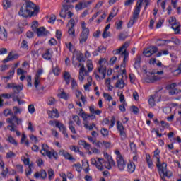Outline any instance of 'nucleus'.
Here are the masks:
<instances>
[{
	"mask_svg": "<svg viewBox=\"0 0 181 181\" xmlns=\"http://www.w3.org/2000/svg\"><path fill=\"white\" fill-rule=\"evenodd\" d=\"M28 110L30 114H33L35 111H36V110H35V106L33 105H28Z\"/></svg>",
	"mask_w": 181,
	"mask_h": 181,
	"instance_id": "nucleus-62",
	"label": "nucleus"
},
{
	"mask_svg": "<svg viewBox=\"0 0 181 181\" xmlns=\"http://www.w3.org/2000/svg\"><path fill=\"white\" fill-rule=\"evenodd\" d=\"M40 153L43 156H47L49 159H56L59 158V154L54 149L50 148L47 144H42V149L40 150Z\"/></svg>",
	"mask_w": 181,
	"mask_h": 181,
	"instance_id": "nucleus-5",
	"label": "nucleus"
},
{
	"mask_svg": "<svg viewBox=\"0 0 181 181\" xmlns=\"http://www.w3.org/2000/svg\"><path fill=\"white\" fill-rule=\"evenodd\" d=\"M127 37H128V34H127V33H120L118 35L119 40H125Z\"/></svg>",
	"mask_w": 181,
	"mask_h": 181,
	"instance_id": "nucleus-51",
	"label": "nucleus"
},
{
	"mask_svg": "<svg viewBox=\"0 0 181 181\" xmlns=\"http://www.w3.org/2000/svg\"><path fill=\"white\" fill-rule=\"evenodd\" d=\"M105 168L106 169H112V166H115V161L112 158H110L107 161H104Z\"/></svg>",
	"mask_w": 181,
	"mask_h": 181,
	"instance_id": "nucleus-25",
	"label": "nucleus"
},
{
	"mask_svg": "<svg viewBox=\"0 0 181 181\" xmlns=\"http://www.w3.org/2000/svg\"><path fill=\"white\" fill-rule=\"evenodd\" d=\"M0 166L2 169L1 175L3 176V177H6V175L9 173V169H8V168H5V163L2 161V156H0Z\"/></svg>",
	"mask_w": 181,
	"mask_h": 181,
	"instance_id": "nucleus-18",
	"label": "nucleus"
},
{
	"mask_svg": "<svg viewBox=\"0 0 181 181\" xmlns=\"http://www.w3.org/2000/svg\"><path fill=\"white\" fill-rule=\"evenodd\" d=\"M103 97L106 101H112V96L110 95L109 93H104Z\"/></svg>",
	"mask_w": 181,
	"mask_h": 181,
	"instance_id": "nucleus-55",
	"label": "nucleus"
},
{
	"mask_svg": "<svg viewBox=\"0 0 181 181\" xmlns=\"http://www.w3.org/2000/svg\"><path fill=\"white\" fill-rule=\"evenodd\" d=\"M172 29L175 31V33H180V23L177 21L171 23Z\"/></svg>",
	"mask_w": 181,
	"mask_h": 181,
	"instance_id": "nucleus-24",
	"label": "nucleus"
},
{
	"mask_svg": "<svg viewBox=\"0 0 181 181\" xmlns=\"http://www.w3.org/2000/svg\"><path fill=\"white\" fill-rule=\"evenodd\" d=\"M117 128L120 134L122 139H127V129H125V127H124V125L120 121H117Z\"/></svg>",
	"mask_w": 181,
	"mask_h": 181,
	"instance_id": "nucleus-12",
	"label": "nucleus"
},
{
	"mask_svg": "<svg viewBox=\"0 0 181 181\" xmlns=\"http://www.w3.org/2000/svg\"><path fill=\"white\" fill-rule=\"evenodd\" d=\"M177 119H181V105L178 107V113L177 115Z\"/></svg>",
	"mask_w": 181,
	"mask_h": 181,
	"instance_id": "nucleus-64",
	"label": "nucleus"
},
{
	"mask_svg": "<svg viewBox=\"0 0 181 181\" xmlns=\"http://www.w3.org/2000/svg\"><path fill=\"white\" fill-rule=\"evenodd\" d=\"M13 111L14 112V115H18V114L22 113V108L18 107L17 106H14L13 107Z\"/></svg>",
	"mask_w": 181,
	"mask_h": 181,
	"instance_id": "nucleus-49",
	"label": "nucleus"
},
{
	"mask_svg": "<svg viewBox=\"0 0 181 181\" xmlns=\"http://www.w3.org/2000/svg\"><path fill=\"white\" fill-rule=\"evenodd\" d=\"M50 124L52 125H55L57 128H59V131L63 134V135L66 138H69V134H67V129L66 128V126L63 124V123L60 122L59 120L55 121H50Z\"/></svg>",
	"mask_w": 181,
	"mask_h": 181,
	"instance_id": "nucleus-11",
	"label": "nucleus"
},
{
	"mask_svg": "<svg viewBox=\"0 0 181 181\" xmlns=\"http://www.w3.org/2000/svg\"><path fill=\"white\" fill-rule=\"evenodd\" d=\"M156 52H158V47H152L147 48V49H144L143 52V54L146 57H151L152 56V54H155V53H156Z\"/></svg>",
	"mask_w": 181,
	"mask_h": 181,
	"instance_id": "nucleus-15",
	"label": "nucleus"
},
{
	"mask_svg": "<svg viewBox=\"0 0 181 181\" xmlns=\"http://www.w3.org/2000/svg\"><path fill=\"white\" fill-rule=\"evenodd\" d=\"M74 2L76 1H72V0H64L62 3L63 12L71 11L74 8V6L71 4H74Z\"/></svg>",
	"mask_w": 181,
	"mask_h": 181,
	"instance_id": "nucleus-13",
	"label": "nucleus"
},
{
	"mask_svg": "<svg viewBox=\"0 0 181 181\" xmlns=\"http://www.w3.org/2000/svg\"><path fill=\"white\" fill-rule=\"evenodd\" d=\"M159 153H160V151L156 148L154 151L153 159L156 161V165L158 169L161 180L166 181V178L165 177H172V172L168 170L166 163H160V156H159Z\"/></svg>",
	"mask_w": 181,
	"mask_h": 181,
	"instance_id": "nucleus-1",
	"label": "nucleus"
},
{
	"mask_svg": "<svg viewBox=\"0 0 181 181\" xmlns=\"http://www.w3.org/2000/svg\"><path fill=\"white\" fill-rule=\"evenodd\" d=\"M64 79L66 84H70V73L65 71L64 73Z\"/></svg>",
	"mask_w": 181,
	"mask_h": 181,
	"instance_id": "nucleus-42",
	"label": "nucleus"
},
{
	"mask_svg": "<svg viewBox=\"0 0 181 181\" xmlns=\"http://www.w3.org/2000/svg\"><path fill=\"white\" fill-rule=\"evenodd\" d=\"M176 86H177V84L173 83L167 86V90H170V91H169L170 95H175L179 94V93H180V90L175 88Z\"/></svg>",
	"mask_w": 181,
	"mask_h": 181,
	"instance_id": "nucleus-16",
	"label": "nucleus"
},
{
	"mask_svg": "<svg viewBox=\"0 0 181 181\" xmlns=\"http://www.w3.org/2000/svg\"><path fill=\"white\" fill-rule=\"evenodd\" d=\"M90 164L93 165V166H95L98 170H104V160L103 158L97 157L96 158H91Z\"/></svg>",
	"mask_w": 181,
	"mask_h": 181,
	"instance_id": "nucleus-10",
	"label": "nucleus"
},
{
	"mask_svg": "<svg viewBox=\"0 0 181 181\" xmlns=\"http://www.w3.org/2000/svg\"><path fill=\"white\" fill-rule=\"evenodd\" d=\"M82 166L85 168V173H88L90 172V164L88 163V160L87 159L82 160Z\"/></svg>",
	"mask_w": 181,
	"mask_h": 181,
	"instance_id": "nucleus-32",
	"label": "nucleus"
},
{
	"mask_svg": "<svg viewBox=\"0 0 181 181\" xmlns=\"http://www.w3.org/2000/svg\"><path fill=\"white\" fill-rule=\"evenodd\" d=\"M84 4L83 3V1L79 2L78 4H76L75 6V9L76 11H81V9H84Z\"/></svg>",
	"mask_w": 181,
	"mask_h": 181,
	"instance_id": "nucleus-47",
	"label": "nucleus"
},
{
	"mask_svg": "<svg viewBox=\"0 0 181 181\" xmlns=\"http://www.w3.org/2000/svg\"><path fill=\"white\" fill-rule=\"evenodd\" d=\"M75 32L76 31L74 30V27H69L68 33L70 35V36L74 37L76 36Z\"/></svg>",
	"mask_w": 181,
	"mask_h": 181,
	"instance_id": "nucleus-53",
	"label": "nucleus"
},
{
	"mask_svg": "<svg viewBox=\"0 0 181 181\" xmlns=\"http://www.w3.org/2000/svg\"><path fill=\"white\" fill-rule=\"evenodd\" d=\"M23 90V86L22 85H14L13 91L16 93L18 94L20 91H22Z\"/></svg>",
	"mask_w": 181,
	"mask_h": 181,
	"instance_id": "nucleus-40",
	"label": "nucleus"
},
{
	"mask_svg": "<svg viewBox=\"0 0 181 181\" xmlns=\"http://www.w3.org/2000/svg\"><path fill=\"white\" fill-rule=\"evenodd\" d=\"M88 83L84 85L85 91H90V87L91 86V83L93 82V78L91 76H88L87 78Z\"/></svg>",
	"mask_w": 181,
	"mask_h": 181,
	"instance_id": "nucleus-34",
	"label": "nucleus"
},
{
	"mask_svg": "<svg viewBox=\"0 0 181 181\" xmlns=\"http://www.w3.org/2000/svg\"><path fill=\"white\" fill-rule=\"evenodd\" d=\"M6 122L8 124H13V122H16L17 125L22 123V119L18 118V117L13 115L11 117L6 119Z\"/></svg>",
	"mask_w": 181,
	"mask_h": 181,
	"instance_id": "nucleus-19",
	"label": "nucleus"
},
{
	"mask_svg": "<svg viewBox=\"0 0 181 181\" xmlns=\"http://www.w3.org/2000/svg\"><path fill=\"white\" fill-rule=\"evenodd\" d=\"M98 74L96 75V77H105V74H107V69H98Z\"/></svg>",
	"mask_w": 181,
	"mask_h": 181,
	"instance_id": "nucleus-39",
	"label": "nucleus"
},
{
	"mask_svg": "<svg viewBox=\"0 0 181 181\" xmlns=\"http://www.w3.org/2000/svg\"><path fill=\"white\" fill-rule=\"evenodd\" d=\"M100 134L104 136V138H106V136H108V135H110V132H108V129L105 128L101 129Z\"/></svg>",
	"mask_w": 181,
	"mask_h": 181,
	"instance_id": "nucleus-48",
	"label": "nucleus"
},
{
	"mask_svg": "<svg viewBox=\"0 0 181 181\" xmlns=\"http://www.w3.org/2000/svg\"><path fill=\"white\" fill-rule=\"evenodd\" d=\"M142 2H144V0L137 1L134 13H133V16L132 18H130L127 24L128 28H132L136 21H137L138 18H139V13L141 12V9L142 8Z\"/></svg>",
	"mask_w": 181,
	"mask_h": 181,
	"instance_id": "nucleus-6",
	"label": "nucleus"
},
{
	"mask_svg": "<svg viewBox=\"0 0 181 181\" xmlns=\"http://www.w3.org/2000/svg\"><path fill=\"white\" fill-rule=\"evenodd\" d=\"M38 27H39V23L37 21H33L31 25V28L33 32H35V30L37 31Z\"/></svg>",
	"mask_w": 181,
	"mask_h": 181,
	"instance_id": "nucleus-52",
	"label": "nucleus"
},
{
	"mask_svg": "<svg viewBox=\"0 0 181 181\" xmlns=\"http://www.w3.org/2000/svg\"><path fill=\"white\" fill-rule=\"evenodd\" d=\"M78 144L79 145L83 146L84 149H86L87 151H90V148H91L90 144L86 142V141L81 140L79 141Z\"/></svg>",
	"mask_w": 181,
	"mask_h": 181,
	"instance_id": "nucleus-38",
	"label": "nucleus"
},
{
	"mask_svg": "<svg viewBox=\"0 0 181 181\" xmlns=\"http://www.w3.org/2000/svg\"><path fill=\"white\" fill-rule=\"evenodd\" d=\"M61 18H64V19H66V18H68V19H70L73 16V13L71 11L64 12L63 13V10L61 11V13L59 14Z\"/></svg>",
	"mask_w": 181,
	"mask_h": 181,
	"instance_id": "nucleus-31",
	"label": "nucleus"
},
{
	"mask_svg": "<svg viewBox=\"0 0 181 181\" xmlns=\"http://www.w3.org/2000/svg\"><path fill=\"white\" fill-rule=\"evenodd\" d=\"M146 83H155L162 78L163 71L159 69H146L144 70Z\"/></svg>",
	"mask_w": 181,
	"mask_h": 181,
	"instance_id": "nucleus-3",
	"label": "nucleus"
},
{
	"mask_svg": "<svg viewBox=\"0 0 181 181\" xmlns=\"http://www.w3.org/2000/svg\"><path fill=\"white\" fill-rule=\"evenodd\" d=\"M127 172H129V173H134V172H135V164L134 163L130 162L127 165Z\"/></svg>",
	"mask_w": 181,
	"mask_h": 181,
	"instance_id": "nucleus-37",
	"label": "nucleus"
},
{
	"mask_svg": "<svg viewBox=\"0 0 181 181\" xmlns=\"http://www.w3.org/2000/svg\"><path fill=\"white\" fill-rule=\"evenodd\" d=\"M146 160L147 162V165L150 169H153V162L151 158V155L146 154Z\"/></svg>",
	"mask_w": 181,
	"mask_h": 181,
	"instance_id": "nucleus-33",
	"label": "nucleus"
},
{
	"mask_svg": "<svg viewBox=\"0 0 181 181\" xmlns=\"http://www.w3.org/2000/svg\"><path fill=\"white\" fill-rule=\"evenodd\" d=\"M3 114L4 117H8V115H12V110L11 109H5Z\"/></svg>",
	"mask_w": 181,
	"mask_h": 181,
	"instance_id": "nucleus-58",
	"label": "nucleus"
},
{
	"mask_svg": "<svg viewBox=\"0 0 181 181\" xmlns=\"http://www.w3.org/2000/svg\"><path fill=\"white\" fill-rule=\"evenodd\" d=\"M116 88H123L125 87V82L124 81V79H118L115 84Z\"/></svg>",
	"mask_w": 181,
	"mask_h": 181,
	"instance_id": "nucleus-35",
	"label": "nucleus"
},
{
	"mask_svg": "<svg viewBox=\"0 0 181 181\" xmlns=\"http://www.w3.org/2000/svg\"><path fill=\"white\" fill-rule=\"evenodd\" d=\"M19 55L17 54H13L12 52H9L8 57L3 60V63H8V62H12V60H15V59H18Z\"/></svg>",
	"mask_w": 181,
	"mask_h": 181,
	"instance_id": "nucleus-22",
	"label": "nucleus"
},
{
	"mask_svg": "<svg viewBox=\"0 0 181 181\" xmlns=\"http://www.w3.org/2000/svg\"><path fill=\"white\" fill-rule=\"evenodd\" d=\"M11 1L9 0H4L3 1V8H4V9H8V8H11Z\"/></svg>",
	"mask_w": 181,
	"mask_h": 181,
	"instance_id": "nucleus-50",
	"label": "nucleus"
},
{
	"mask_svg": "<svg viewBox=\"0 0 181 181\" xmlns=\"http://www.w3.org/2000/svg\"><path fill=\"white\" fill-rule=\"evenodd\" d=\"M37 13H39V6L30 1H27L25 6L23 5L18 12V15L23 18H32L33 15H37Z\"/></svg>",
	"mask_w": 181,
	"mask_h": 181,
	"instance_id": "nucleus-2",
	"label": "nucleus"
},
{
	"mask_svg": "<svg viewBox=\"0 0 181 181\" xmlns=\"http://www.w3.org/2000/svg\"><path fill=\"white\" fill-rule=\"evenodd\" d=\"M36 32L37 36H47L50 33L45 27L38 28Z\"/></svg>",
	"mask_w": 181,
	"mask_h": 181,
	"instance_id": "nucleus-20",
	"label": "nucleus"
},
{
	"mask_svg": "<svg viewBox=\"0 0 181 181\" xmlns=\"http://www.w3.org/2000/svg\"><path fill=\"white\" fill-rule=\"evenodd\" d=\"M47 114L50 118H59V112L57 109H52V111H48Z\"/></svg>",
	"mask_w": 181,
	"mask_h": 181,
	"instance_id": "nucleus-27",
	"label": "nucleus"
},
{
	"mask_svg": "<svg viewBox=\"0 0 181 181\" xmlns=\"http://www.w3.org/2000/svg\"><path fill=\"white\" fill-rule=\"evenodd\" d=\"M141 64V56H137L134 63V69H139Z\"/></svg>",
	"mask_w": 181,
	"mask_h": 181,
	"instance_id": "nucleus-43",
	"label": "nucleus"
},
{
	"mask_svg": "<svg viewBox=\"0 0 181 181\" xmlns=\"http://www.w3.org/2000/svg\"><path fill=\"white\" fill-rule=\"evenodd\" d=\"M50 49H47L45 52L42 54L43 59L45 60H50L52 59V54L50 53Z\"/></svg>",
	"mask_w": 181,
	"mask_h": 181,
	"instance_id": "nucleus-36",
	"label": "nucleus"
},
{
	"mask_svg": "<svg viewBox=\"0 0 181 181\" xmlns=\"http://www.w3.org/2000/svg\"><path fill=\"white\" fill-rule=\"evenodd\" d=\"M107 59L105 58H100L98 62V69H107V66H105V64H107Z\"/></svg>",
	"mask_w": 181,
	"mask_h": 181,
	"instance_id": "nucleus-26",
	"label": "nucleus"
},
{
	"mask_svg": "<svg viewBox=\"0 0 181 181\" xmlns=\"http://www.w3.org/2000/svg\"><path fill=\"white\" fill-rule=\"evenodd\" d=\"M6 141H7V142H9V144H11V145H14V146H18V142L11 134L7 135Z\"/></svg>",
	"mask_w": 181,
	"mask_h": 181,
	"instance_id": "nucleus-28",
	"label": "nucleus"
},
{
	"mask_svg": "<svg viewBox=\"0 0 181 181\" xmlns=\"http://www.w3.org/2000/svg\"><path fill=\"white\" fill-rule=\"evenodd\" d=\"M21 47L22 49H25L28 50L29 49V45H28V41L23 40L21 42Z\"/></svg>",
	"mask_w": 181,
	"mask_h": 181,
	"instance_id": "nucleus-57",
	"label": "nucleus"
},
{
	"mask_svg": "<svg viewBox=\"0 0 181 181\" xmlns=\"http://www.w3.org/2000/svg\"><path fill=\"white\" fill-rule=\"evenodd\" d=\"M98 53H105L107 52V47L100 45L98 47Z\"/></svg>",
	"mask_w": 181,
	"mask_h": 181,
	"instance_id": "nucleus-56",
	"label": "nucleus"
},
{
	"mask_svg": "<svg viewBox=\"0 0 181 181\" xmlns=\"http://www.w3.org/2000/svg\"><path fill=\"white\" fill-rule=\"evenodd\" d=\"M17 74L18 76H21L20 77V80L21 81H23L24 79L26 78L27 81V86L28 87H32V76H28L26 77V75L28 74V71H25L24 69H18L17 70Z\"/></svg>",
	"mask_w": 181,
	"mask_h": 181,
	"instance_id": "nucleus-9",
	"label": "nucleus"
},
{
	"mask_svg": "<svg viewBox=\"0 0 181 181\" xmlns=\"http://www.w3.org/2000/svg\"><path fill=\"white\" fill-rule=\"evenodd\" d=\"M78 115L83 118V121H87L88 118H90V115L86 113L83 109H80Z\"/></svg>",
	"mask_w": 181,
	"mask_h": 181,
	"instance_id": "nucleus-30",
	"label": "nucleus"
},
{
	"mask_svg": "<svg viewBox=\"0 0 181 181\" xmlns=\"http://www.w3.org/2000/svg\"><path fill=\"white\" fill-rule=\"evenodd\" d=\"M81 26L82 28V32L80 35L79 42L83 45V43H86L87 42V39H88V35H90V30L86 27V23L81 22Z\"/></svg>",
	"mask_w": 181,
	"mask_h": 181,
	"instance_id": "nucleus-8",
	"label": "nucleus"
},
{
	"mask_svg": "<svg viewBox=\"0 0 181 181\" xmlns=\"http://www.w3.org/2000/svg\"><path fill=\"white\" fill-rule=\"evenodd\" d=\"M16 156V154L13 153V151H8L6 155V159H12V158H15Z\"/></svg>",
	"mask_w": 181,
	"mask_h": 181,
	"instance_id": "nucleus-45",
	"label": "nucleus"
},
{
	"mask_svg": "<svg viewBox=\"0 0 181 181\" xmlns=\"http://www.w3.org/2000/svg\"><path fill=\"white\" fill-rule=\"evenodd\" d=\"M159 101H160V95L158 94L152 95L149 97L148 104L151 107H155L156 103H159Z\"/></svg>",
	"mask_w": 181,
	"mask_h": 181,
	"instance_id": "nucleus-14",
	"label": "nucleus"
},
{
	"mask_svg": "<svg viewBox=\"0 0 181 181\" xmlns=\"http://www.w3.org/2000/svg\"><path fill=\"white\" fill-rule=\"evenodd\" d=\"M73 119L76 123V124L78 125V127H80V125H81V122L80 121V117H78L77 115H74Z\"/></svg>",
	"mask_w": 181,
	"mask_h": 181,
	"instance_id": "nucleus-59",
	"label": "nucleus"
},
{
	"mask_svg": "<svg viewBox=\"0 0 181 181\" xmlns=\"http://www.w3.org/2000/svg\"><path fill=\"white\" fill-rule=\"evenodd\" d=\"M172 73L173 76H179V74H181V69H177L174 71H172Z\"/></svg>",
	"mask_w": 181,
	"mask_h": 181,
	"instance_id": "nucleus-63",
	"label": "nucleus"
},
{
	"mask_svg": "<svg viewBox=\"0 0 181 181\" xmlns=\"http://www.w3.org/2000/svg\"><path fill=\"white\" fill-rule=\"evenodd\" d=\"M48 177L49 180H52L54 177V171L52 169L48 170Z\"/></svg>",
	"mask_w": 181,
	"mask_h": 181,
	"instance_id": "nucleus-60",
	"label": "nucleus"
},
{
	"mask_svg": "<svg viewBox=\"0 0 181 181\" xmlns=\"http://www.w3.org/2000/svg\"><path fill=\"white\" fill-rule=\"evenodd\" d=\"M114 153L116 156V162L119 170L122 172L123 170H125V168H127V164L125 163V160H124L122 154H121V151H119V150L118 149H116L114 151Z\"/></svg>",
	"mask_w": 181,
	"mask_h": 181,
	"instance_id": "nucleus-7",
	"label": "nucleus"
},
{
	"mask_svg": "<svg viewBox=\"0 0 181 181\" xmlns=\"http://www.w3.org/2000/svg\"><path fill=\"white\" fill-rule=\"evenodd\" d=\"M64 158L67 160H70L71 162L76 161V158L73 156H71V154H70L69 152L65 154Z\"/></svg>",
	"mask_w": 181,
	"mask_h": 181,
	"instance_id": "nucleus-41",
	"label": "nucleus"
},
{
	"mask_svg": "<svg viewBox=\"0 0 181 181\" xmlns=\"http://www.w3.org/2000/svg\"><path fill=\"white\" fill-rule=\"evenodd\" d=\"M58 97H59V98H62V100H65V101H67V100L70 98V94L66 93L64 90H61V92L58 93Z\"/></svg>",
	"mask_w": 181,
	"mask_h": 181,
	"instance_id": "nucleus-29",
	"label": "nucleus"
},
{
	"mask_svg": "<svg viewBox=\"0 0 181 181\" xmlns=\"http://www.w3.org/2000/svg\"><path fill=\"white\" fill-rule=\"evenodd\" d=\"M30 139L33 144H37V142H39L37 137L33 134L30 135Z\"/></svg>",
	"mask_w": 181,
	"mask_h": 181,
	"instance_id": "nucleus-54",
	"label": "nucleus"
},
{
	"mask_svg": "<svg viewBox=\"0 0 181 181\" xmlns=\"http://www.w3.org/2000/svg\"><path fill=\"white\" fill-rule=\"evenodd\" d=\"M34 177L36 179H39V177H41V179H46V177H47V173L45 170H41L40 173H35Z\"/></svg>",
	"mask_w": 181,
	"mask_h": 181,
	"instance_id": "nucleus-23",
	"label": "nucleus"
},
{
	"mask_svg": "<svg viewBox=\"0 0 181 181\" xmlns=\"http://www.w3.org/2000/svg\"><path fill=\"white\" fill-rule=\"evenodd\" d=\"M0 39L4 42H6L8 40V33L5 30V28L0 27Z\"/></svg>",
	"mask_w": 181,
	"mask_h": 181,
	"instance_id": "nucleus-21",
	"label": "nucleus"
},
{
	"mask_svg": "<svg viewBox=\"0 0 181 181\" xmlns=\"http://www.w3.org/2000/svg\"><path fill=\"white\" fill-rule=\"evenodd\" d=\"M21 144H25L27 146H29V141L26 139V134L25 133H23L21 136Z\"/></svg>",
	"mask_w": 181,
	"mask_h": 181,
	"instance_id": "nucleus-44",
	"label": "nucleus"
},
{
	"mask_svg": "<svg viewBox=\"0 0 181 181\" xmlns=\"http://www.w3.org/2000/svg\"><path fill=\"white\" fill-rule=\"evenodd\" d=\"M122 23L123 22L121 20L116 21L115 26L117 30H121V29H122Z\"/></svg>",
	"mask_w": 181,
	"mask_h": 181,
	"instance_id": "nucleus-46",
	"label": "nucleus"
},
{
	"mask_svg": "<svg viewBox=\"0 0 181 181\" xmlns=\"http://www.w3.org/2000/svg\"><path fill=\"white\" fill-rule=\"evenodd\" d=\"M69 149L72 151V152H80V148H78L77 146H70Z\"/></svg>",
	"mask_w": 181,
	"mask_h": 181,
	"instance_id": "nucleus-61",
	"label": "nucleus"
},
{
	"mask_svg": "<svg viewBox=\"0 0 181 181\" xmlns=\"http://www.w3.org/2000/svg\"><path fill=\"white\" fill-rule=\"evenodd\" d=\"M129 47V42L127 41L124 45H122V47L113 50V54H121V56H124L123 62L121 64L120 67H123L125 69L127 67V62H128V56L129 53L127 51V49Z\"/></svg>",
	"mask_w": 181,
	"mask_h": 181,
	"instance_id": "nucleus-4",
	"label": "nucleus"
},
{
	"mask_svg": "<svg viewBox=\"0 0 181 181\" xmlns=\"http://www.w3.org/2000/svg\"><path fill=\"white\" fill-rule=\"evenodd\" d=\"M93 69H88V70L86 69H81L79 71V80L80 81H84V77H86V76H88V73H90V71H92Z\"/></svg>",
	"mask_w": 181,
	"mask_h": 181,
	"instance_id": "nucleus-17",
	"label": "nucleus"
}]
</instances>
